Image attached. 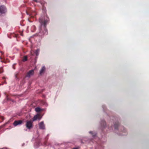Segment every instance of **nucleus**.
<instances>
[{
  "instance_id": "nucleus-10",
  "label": "nucleus",
  "mask_w": 149,
  "mask_h": 149,
  "mask_svg": "<svg viewBox=\"0 0 149 149\" xmlns=\"http://www.w3.org/2000/svg\"><path fill=\"white\" fill-rule=\"evenodd\" d=\"M101 124L104 128H105L106 126V123L104 120H102L101 121Z\"/></svg>"
},
{
  "instance_id": "nucleus-3",
  "label": "nucleus",
  "mask_w": 149,
  "mask_h": 149,
  "mask_svg": "<svg viewBox=\"0 0 149 149\" xmlns=\"http://www.w3.org/2000/svg\"><path fill=\"white\" fill-rule=\"evenodd\" d=\"M26 13L27 15L31 16V17H33L36 16V13L34 11H32L30 8H28L26 11Z\"/></svg>"
},
{
  "instance_id": "nucleus-18",
  "label": "nucleus",
  "mask_w": 149,
  "mask_h": 149,
  "mask_svg": "<svg viewBox=\"0 0 149 149\" xmlns=\"http://www.w3.org/2000/svg\"><path fill=\"white\" fill-rule=\"evenodd\" d=\"M0 59L1 60V62H4V61L2 60L3 59L2 58L1 56H0Z\"/></svg>"
},
{
  "instance_id": "nucleus-15",
  "label": "nucleus",
  "mask_w": 149,
  "mask_h": 149,
  "mask_svg": "<svg viewBox=\"0 0 149 149\" xmlns=\"http://www.w3.org/2000/svg\"><path fill=\"white\" fill-rule=\"evenodd\" d=\"M4 119V117L3 116H1L0 117V122H1L3 121Z\"/></svg>"
},
{
  "instance_id": "nucleus-9",
  "label": "nucleus",
  "mask_w": 149,
  "mask_h": 149,
  "mask_svg": "<svg viewBox=\"0 0 149 149\" xmlns=\"http://www.w3.org/2000/svg\"><path fill=\"white\" fill-rule=\"evenodd\" d=\"M45 66H43L42 68L41 69L40 72V74L41 75L45 71Z\"/></svg>"
},
{
  "instance_id": "nucleus-17",
  "label": "nucleus",
  "mask_w": 149,
  "mask_h": 149,
  "mask_svg": "<svg viewBox=\"0 0 149 149\" xmlns=\"http://www.w3.org/2000/svg\"><path fill=\"white\" fill-rule=\"evenodd\" d=\"M47 141H45L44 142V145H45V146H47Z\"/></svg>"
},
{
  "instance_id": "nucleus-24",
  "label": "nucleus",
  "mask_w": 149,
  "mask_h": 149,
  "mask_svg": "<svg viewBox=\"0 0 149 149\" xmlns=\"http://www.w3.org/2000/svg\"><path fill=\"white\" fill-rule=\"evenodd\" d=\"M15 77H16V78L17 77V76L16 75H15Z\"/></svg>"
},
{
  "instance_id": "nucleus-16",
  "label": "nucleus",
  "mask_w": 149,
  "mask_h": 149,
  "mask_svg": "<svg viewBox=\"0 0 149 149\" xmlns=\"http://www.w3.org/2000/svg\"><path fill=\"white\" fill-rule=\"evenodd\" d=\"M3 71V68L2 67H1L0 68V73H2Z\"/></svg>"
},
{
  "instance_id": "nucleus-1",
  "label": "nucleus",
  "mask_w": 149,
  "mask_h": 149,
  "mask_svg": "<svg viewBox=\"0 0 149 149\" xmlns=\"http://www.w3.org/2000/svg\"><path fill=\"white\" fill-rule=\"evenodd\" d=\"M39 22L41 24V26L40 32L38 35L40 37H42L44 35H47L48 34L46 26L48 22V20L46 19L45 17L42 16L40 18Z\"/></svg>"
},
{
  "instance_id": "nucleus-4",
  "label": "nucleus",
  "mask_w": 149,
  "mask_h": 149,
  "mask_svg": "<svg viewBox=\"0 0 149 149\" xmlns=\"http://www.w3.org/2000/svg\"><path fill=\"white\" fill-rule=\"evenodd\" d=\"M23 123V121L21 120H15L13 123V125L14 126H16L18 125H21Z\"/></svg>"
},
{
  "instance_id": "nucleus-13",
  "label": "nucleus",
  "mask_w": 149,
  "mask_h": 149,
  "mask_svg": "<svg viewBox=\"0 0 149 149\" xmlns=\"http://www.w3.org/2000/svg\"><path fill=\"white\" fill-rule=\"evenodd\" d=\"M35 111L36 112H40L41 111V109L39 107H36L35 109Z\"/></svg>"
},
{
  "instance_id": "nucleus-19",
  "label": "nucleus",
  "mask_w": 149,
  "mask_h": 149,
  "mask_svg": "<svg viewBox=\"0 0 149 149\" xmlns=\"http://www.w3.org/2000/svg\"><path fill=\"white\" fill-rule=\"evenodd\" d=\"M89 133L92 134H93V132L92 131H90Z\"/></svg>"
},
{
  "instance_id": "nucleus-7",
  "label": "nucleus",
  "mask_w": 149,
  "mask_h": 149,
  "mask_svg": "<svg viewBox=\"0 0 149 149\" xmlns=\"http://www.w3.org/2000/svg\"><path fill=\"white\" fill-rule=\"evenodd\" d=\"M41 119L40 115L39 114H37L32 119V121L33 122L37 120V119L40 120Z\"/></svg>"
},
{
  "instance_id": "nucleus-8",
  "label": "nucleus",
  "mask_w": 149,
  "mask_h": 149,
  "mask_svg": "<svg viewBox=\"0 0 149 149\" xmlns=\"http://www.w3.org/2000/svg\"><path fill=\"white\" fill-rule=\"evenodd\" d=\"M5 11V8L3 6H0V12L1 13H4Z\"/></svg>"
},
{
  "instance_id": "nucleus-6",
  "label": "nucleus",
  "mask_w": 149,
  "mask_h": 149,
  "mask_svg": "<svg viewBox=\"0 0 149 149\" xmlns=\"http://www.w3.org/2000/svg\"><path fill=\"white\" fill-rule=\"evenodd\" d=\"M34 73L33 70H31L29 71L26 75V77H30L31 76L33 75Z\"/></svg>"
},
{
  "instance_id": "nucleus-25",
  "label": "nucleus",
  "mask_w": 149,
  "mask_h": 149,
  "mask_svg": "<svg viewBox=\"0 0 149 149\" xmlns=\"http://www.w3.org/2000/svg\"><path fill=\"white\" fill-rule=\"evenodd\" d=\"M1 85V84H0V86Z\"/></svg>"
},
{
  "instance_id": "nucleus-21",
  "label": "nucleus",
  "mask_w": 149,
  "mask_h": 149,
  "mask_svg": "<svg viewBox=\"0 0 149 149\" xmlns=\"http://www.w3.org/2000/svg\"><path fill=\"white\" fill-rule=\"evenodd\" d=\"M1 53L2 55H3L4 54V53L2 52H1Z\"/></svg>"
},
{
  "instance_id": "nucleus-11",
  "label": "nucleus",
  "mask_w": 149,
  "mask_h": 149,
  "mask_svg": "<svg viewBox=\"0 0 149 149\" xmlns=\"http://www.w3.org/2000/svg\"><path fill=\"white\" fill-rule=\"evenodd\" d=\"M119 125V124L118 122H116L114 126L115 129H117Z\"/></svg>"
},
{
  "instance_id": "nucleus-12",
  "label": "nucleus",
  "mask_w": 149,
  "mask_h": 149,
  "mask_svg": "<svg viewBox=\"0 0 149 149\" xmlns=\"http://www.w3.org/2000/svg\"><path fill=\"white\" fill-rule=\"evenodd\" d=\"M40 51V49H38L36 51L35 53L36 56H38L39 52Z\"/></svg>"
},
{
  "instance_id": "nucleus-20",
  "label": "nucleus",
  "mask_w": 149,
  "mask_h": 149,
  "mask_svg": "<svg viewBox=\"0 0 149 149\" xmlns=\"http://www.w3.org/2000/svg\"><path fill=\"white\" fill-rule=\"evenodd\" d=\"M0 149H6V148H0Z\"/></svg>"
},
{
  "instance_id": "nucleus-22",
  "label": "nucleus",
  "mask_w": 149,
  "mask_h": 149,
  "mask_svg": "<svg viewBox=\"0 0 149 149\" xmlns=\"http://www.w3.org/2000/svg\"><path fill=\"white\" fill-rule=\"evenodd\" d=\"M72 149H78V148H73Z\"/></svg>"
},
{
  "instance_id": "nucleus-23",
  "label": "nucleus",
  "mask_w": 149,
  "mask_h": 149,
  "mask_svg": "<svg viewBox=\"0 0 149 149\" xmlns=\"http://www.w3.org/2000/svg\"><path fill=\"white\" fill-rule=\"evenodd\" d=\"M34 1H35L36 2H37V0H34Z\"/></svg>"
},
{
  "instance_id": "nucleus-14",
  "label": "nucleus",
  "mask_w": 149,
  "mask_h": 149,
  "mask_svg": "<svg viewBox=\"0 0 149 149\" xmlns=\"http://www.w3.org/2000/svg\"><path fill=\"white\" fill-rule=\"evenodd\" d=\"M27 56H25L24 57V58H23V59H22L23 61H27Z\"/></svg>"
},
{
  "instance_id": "nucleus-5",
  "label": "nucleus",
  "mask_w": 149,
  "mask_h": 149,
  "mask_svg": "<svg viewBox=\"0 0 149 149\" xmlns=\"http://www.w3.org/2000/svg\"><path fill=\"white\" fill-rule=\"evenodd\" d=\"M39 126L40 129L44 130L45 129V125L43 121L40 122L39 124Z\"/></svg>"
},
{
  "instance_id": "nucleus-2",
  "label": "nucleus",
  "mask_w": 149,
  "mask_h": 149,
  "mask_svg": "<svg viewBox=\"0 0 149 149\" xmlns=\"http://www.w3.org/2000/svg\"><path fill=\"white\" fill-rule=\"evenodd\" d=\"M33 121L32 120H27L26 121L25 126L29 130H30L33 127Z\"/></svg>"
}]
</instances>
